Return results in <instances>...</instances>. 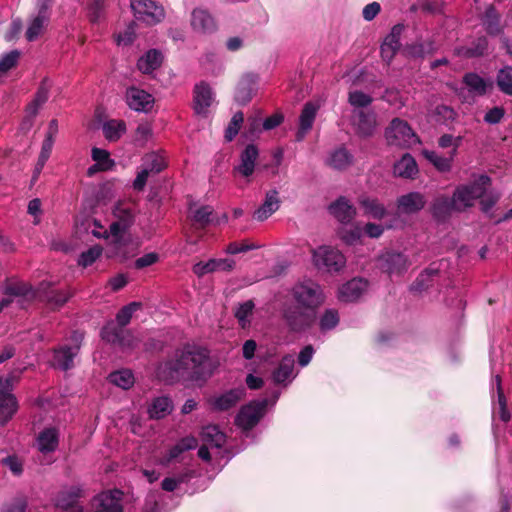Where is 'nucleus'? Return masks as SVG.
<instances>
[{
	"instance_id": "nucleus-59",
	"label": "nucleus",
	"mask_w": 512,
	"mask_h": 512,
	"mask_svg": "<svg viewBox=\"0 0 512 512\" xmlns=\"http://www.w3.org/2000/svg\"><path fill=\"white\" fill-rule=\"evenodd\" d=\"M254 307L255 305L252 300L245 301L237 307L235 311V317L242 327H245L247 324H249V317L252 315Z\"/></svg>"
},
{
	"instance_id": "nucleus-57",
	"label": "nucleus",
	"mask_w": 512,
	"mask_h": 512,
	"mask_svg": "<svg viewBox=\"0 0 512 512\" xmlns=\"http://www.w3.org/2000/svg\"><path fill=\"white\" fill-rule=\"evenodd\" d=\"M339 323V314L335 309H326L320 318V330L325 332L334 329Z\"/></svg>"
},
{
	"instance_id": "nucleus-55",
	"label": "nucleus",
	"mask_w": 512,
	"mask_h": 512,
	"mask_svg": "<svg viewBox=\"0 0 512 512\" xmlns=\"http://www.w3.org/2000/svg\"><path fill=\"white\" fill-rule=\"evenodd\" d=\"M338 236L345 244L354 245L361 240L363 230L359 225H355L351 228L342 227L338 230Z\"/></svg>"
},
{
	"instance_id": "nucleus-24",
	"label": "nucleus",
	"mask_w": 512,
	"mask_h": 512,
	"mask_svg": "<svg viewBox=\"0 0 512 512\" xmlns=\"http://www.w3.org/2000/svg\"><path fill=\"white\" fill-rule=\"evenodd\" d=\"M245 396V388L230 389L210 400V404L216 411H226L234 407Z\"/></svg>"
},
{
	"instance_id": "nucleus-39",
	"label": "nucleus",
	"mask_w": 512,
	"mask_h": 512,
	"mask_svg": "<svg viewBox=\"0 0 512 512\" xmlns=\"http://www.w3.org/2000/svg\"><path fill=\"white\" fill-rule=\"evenodd\" d=\"M162 54L156 49H150L137 62L138 69L145 74L156 70L162 63Z\"/></svg>"
},
{
	"instance_id": "nucleus-32",
	"label": "nucleus",
	"mask_w": 512,
	"mask_h": 512,
	"mask_svg": "<svg viewBox=\"0 0 512 512\" xmlns=\"http://www.w3.org/2000/svg\"><path fill=\"white\" fill-rule=\"evenodd\" d=\"M212 101L213 91L211 87L205 82L197 84L194 88L193 101L195 113L198 115H205Z\"/></svg>"
},
{
	"instance_id": "nucleus-8",
	"label": "nucleus",
	"mask_w": 512,
	"mask_h": 512,
	"mask_svg": "<svg viewBox=\"0 0 512 512\" xmlns=\"http://www.w3.org/2000/svg\"><path fill=\"white\" fill-rule=\"evenodd\" d=\"M385 138L391 146L409 148L419 143V138L407 121L394 118L385 130Z\"/></svg>"
},
{
	"instance_id": "nucleus-40",
	"label": "nucleus",
	"mask_w": 512,
	"mask_h": 512,
	"mask_svg": "<svg viewBox=\"0 0 512 512\" xmlns=\"http://www.w3.org/2000/svg\"><path fill=\"white\" fill-rule=\"evenodd\" d=\"M418 173L415 159L408 153L394 164V174L402 178H414Z\"/></svg>"
},
{
	"instance_id": "nucleus-9",
	"label": "nucleus",
	"mask_w": 512,
	"mask_h": 512,
	"mask_svg": "<svg viewBox=\"0 0 512 512\" xmlns=\"http://www.w3.org/2000/svg\"><path fill=\"white\" fill-rule=\"evenodd\" d=\"M267 405V399L254 400L244 405L235 417V424L243 430L252 429L263 417Z\"/></svg>"
},
{
	"instance_id": "nucleus-45",
	"label": "nucleus",
	"mask_w": 512,
	"mask_h": 512,
	"mask_svg": "<svg viewBox=\"0 0 512 512\" xmlns=\"http://www.w3.org/2000/svg\"><path fill=\"white\" fill-rule=\"evenodd\" d=\"M495 389L498 396L499 417L503 422H508L510 420V413L507 410L506 398L502 390L501 377L499 374H495L491 382L492 394L494 393Z\"/></svg>"
},
{
	"instance_id": "nucleus-3",
	"label": "nucleus",
	"mask_w": 512,
	"mask_h": 512,
	"mask_svg": "<svg viewBox=\"0 0 512 512\" xmlns=\"http://www.w3.org/2000/svg\"><path fill=\"white\" fill-rule=\"evenodd\" d=\"M198 446V440L194 436H186L181 438L175 445L164 452L156 461V463L164 468L170 467L174 463H181L182 469L173 473L172 478L177 481L178 485L188 483L194 477V470L189 462H185L186 451L193 450Z\"/></svg>"
},
{
	"instance_id": "nucleus-60",
	"label": "nucleus",
	"mask_w": 512,
	"mask_h": 512,
	"mask_svg": "<svg viewBox=\"0 0 512 512\" xmlns=\"http://www.w3.org/2000/svg\"><path fill=\"white\" fill-rule=\"evenodd\" d=\"M92 159L100 164L102 170H110L115 165L114 160L110 158V154L107 150L94 147L92 149Z\"/></svg>"
},
{
	"instance_id": "nucleus-63",
	"label": "nucleus",
	"mask_w": 512,
	"mask_h": 512,
	"mask_svg": "<svg viewBox=\"0 0 512 512\" xmlns=\"http://www.w3.org/2000/svg\"><path fill=\"white\" fill-rule=\"evenodd\" d=\"M47 21L43 15H37L29 24L26 31V38L28 41H34L41 34L44 24Z\"/></svg>"
},
{
	"instance_id": "nucleus-13",
	"label": "nucleus",
	"mask_w": 512,
	"mask_h": 512,
	"mask_svg": "<svg viewBox=\"0 0 512 512\" xmlns=\"http://www.w3.org/2000/svg\"><path fill=\"white\" fill-rule=\"evenodd\" d=\"M123 493L119 489L104 491L93 498L95 512H123Z\"/></svg>"
},
{
	"instance_id": "nucleus-27",
	"label": "nucleus",
	"mask_w": 512,
	"mask_h": 512,
	"mask_svg": "<svg viewBox=\"0 0 512 512\" xmlns=\"http://www.w3.org/2000/svg\"><path fill=\"white\" fill-rule=\"evenodd\" d=\"M318 108L313 102H307L304 105L299 116V127L295 135L297 142L303 141L307 133L312 129Z\"/></svg>"
},
{
	"instance_id": "nucleus-35",
	"label": "nucleus",
	"mask_w": 512,
	"mask_h": 512,
	"mask_svg": "<svg viewBox=\"0 0 512 512\" xmlns=\"http://www.w3.org/2000/svg\"><path fill=\"white\" fill-rule=\"evenodd\" d=\"M354 160V156L344 147L340 146L331 151L325 163L334 170L347 169Z\"/></svg>"
},
{
	"instance_id": "nucleus-23",
	"label": "nucleus",
	"mask_w": 512,
	"mask_h": 512,
	"mask_svg": "<svg viewBox=\"0 0 512 512\" xmlns=\"http://www.w3.org/2000/svg\"><path fill=\"white\" fill-rule=\"evenodd\" d=\"M81 496L82 489L78 486H73L59 493L56 505L61 508L63 512H83V507L78 503Z\"/></svg>"
},
{
	"instance_id": "nucleus-25",
	"label": "nucleus",
	"mask_w": 512,
	"mask_h": 512,
	"mask_svg": "<svg viewBox=\"0 0 512 512\" xmlns=\"http://www.w3.org/2000/svg\"><path fill=\"white\" fill-rule=\"evenodd\" d=\"M328 210L342 224L350 223L356 216V208L344 196H340L332 202Z\"/></svg>"
},
{
	"instance_id": "nucleus-20",
	"label": "nucleus",
	"mask_w": 512,
	"mask_h": 512,
	"mask_svg": "<svg viewBox=\"0 0 512 512\" xmlns=\"http://www.w3.org/2000/svg\"><path fill=\"white\" fill-rule=\"evenodd\" d=\"M191 27L200 34H211L216 31L217 24L212 15L205 9L196 8L191 13Z\"/></svg>"
},
{
	"instance_id": "nucleus-46",
	"label": "nucleus",
	"mask_w": 512,
	"mask_h": 512,
	"mask_svg": "<svg viewBox=\"0 0 512 512\" xmlns=\"http://www.w3.org/2000/svg\"><path fill=\"white\" fill-rule=\"evenodd\" d=\"M108 380L113 385L120 387L124 390H128L134 385L135 378L131 370L120 369L111 372L108 376Z\"/></svg>"
},
{
	"instance_id": "nucleus-56",
	"label": "nucleus",
	"mask_w": 512,
	"mask_h": 512,
	"mask_svg": "<svg viewBox=\"0 0 512 512\" xmlns=\"http://www.w3.org/2000/svg\"><path fill=\"white\" fill-rule=\"evenodd\" d=\"M102 252L103 249L100 245H94L80 254L78 264L85 268L91 266L102 255Z\"/></svg>"
},
{
	"instance_id": "nucleus-50",
	"label": "nucleus",
	"mask_w": 512,
	"mask_h": 512,
	"mask_svg": "<svg viewBox=\"0 0 512 512\" xmlns=\"http://www.w3.org/2000/svg\"><path fill=\"white\" fill-rule=\"evenodd\" d=\"M126 131V124L122 120H108L103 124V133L107 140L116 141Z\"/></svg>"
},
{
	"instance_id": "nucleus-29",
	"label": "nucleus",
	"mask_w": 512,
	"mask_h": 512,
	"mask_svg": "<svg viewBox=\"0 0 512 512\" xmlns=\"http://www.w3.org/2000/svg\"><path fill=\"white\" fill-rule=\"evenodd\" d=\"M381 268L389 275L401 274L408 268L406 256L400 252H387L381 257Z\"/></svg>"
},
{
	"instance_id": "nucleus-61",
	"label": "nucleus",
	"mask_w": 512,
	"mask_h": 512,
	"mask_svg": "<svg viewBox=\"0 0 512 512\" xmlns=\"http://www.w3.org/2000/svg\"><path fill=\"white\" fill-rule=\"evenodd\" d=\"M404 26L402 24H396L391 28L389 34L384 38L382 44L387 47H392L399 50L401 47V35L403 33Z\"/></svg>"
},
{
	"instance_id": "nucleus-38",
	"label": "nucleus",
	"mask_w": 512,
	"mask_h": 512,
	"mask_svg": "<svg viewBox=\"0 0 512 512\" xmlns=\"http://www.w3.org/2000/svg\"><path fill=\"white\" fill-rule=\"evenodd\" d=\"M355 124L358 134L364 137L371 136L376 126L375 114L359 110L355 113Z\"/></svg>"
},
{
	"instance_id": "nucleus-48",
	"label": "nucleus",
	"mask_w": 512,
	"mask_h": 512,
	"mask_svg": "<svg viewBox=\"0 0 512 512\" xmlns=\"http://www.w3.org/2000/svg\"><path fill=\"white\" fill-rule=\"evenodd\" d=\"M496 85L503 94L512 96V66H504L496 74Z\"/></svg>"
},
{
	"instance_id": "nucleus-17",
	"label": "nucleus",
	"mask_w": 512,
	"mask_h": 512,
	"mask_svg": "<svg viewBox=\"0 0 512 512\" xmlns=\"http://www.w3.org/2000/svg\"><path fill=\"white\" fill-rule=\"evenodd\" d=\"M17 410L18 401L15 395L9 392V380L4 384L0 376V424H6Z\"/></svg>"
},
{
	"instance_id": "nucleus-14",
	"label": "nucleus",
	"mask_w": 512,
	"mask_h": 512,
	"mask_svg": "<svg viewBox=\"0 0 512 512\" xmlns=\"http://www.w3.org/2000/svg\"><path fill=\"white\" fill-rule=\"evenodd\" d=\"M132 247V238L128 231L120 230L115 234L109 231L108 253L110 257L127 258Z\"/></svg>"
},
{
	"instance_id": "nucleus-37",
	"label": "nucleus",
	"mask_w": 512,
	"mask_h": 512,
	"mask_svg": "<svg viewBox=\"0 0 512 512\" xmlns=\"http://www.w3.org/2000/svg\"><path fill=\"white\" fill-rule=\"evenodd\" d=\"M200 437L202 442L210 446L211 449H219L226 442L225 434L216 425H207L203 427L200 433Z\"/></svg>"
},
{
	"instance_id": "nucleus-11",
	"label": "nucleus",
	"mask_w": 512,
	"mask_h": 512,
	"mask_svg": "<svg viewBox=\"0 0 512 512\" xmlns=\"http://www.w3.org/2000/svg\"><path fill=\"white\" fill-rule=\"evenodd\" d=\"M284 318L292 331L300 332L309 328L315 320V311L290 307L285 310Z\"/></svg>"
},
{
	"instance_id": "nucleus-53",
	"label": "nucleus",
	"mask_w": 512,
	"mask_h": 512,
	"mask_svg": "<svg viewBox=\"0 0 512 512\" xmlns=\"http://www.w3.org/2000/svg\"><path fill=\"white\" fill-rule=\"evenodd\" d=\"M52 148H53V146L50 144V140L43 141L42 147H41V152L39 154L38 161H37L34 171H33L32 179H31L32 184H34L38 180L46 162L48 161V159L50 157Z\"/></svg>"
},
{
	"instance_id": "nucleus-34",
	"label": "nucleus",
	"mask_w": 512,
	"mask_h": 512,
	"mask_svg": "<svg viewBox=\"0 0 512 512\" xmlns=\"http://www.w3.org/2000/svg\"><path fill=\"white\" fill-rule=\"evenodd\" d=\"M36 445L41 453L54 452L59 445V431L55 427L42 430L36 438Z\"/></svg>"
},
{
	"instance_id": "nucleus-1",
	"label": "nucleus",
	"mask_w": 512,
	"mask_h": 512,
	"mask_svg": "<svg viewBox=\"0 0 512 512\" xmlns=\"http://www.w3.org/2000/svg\"><path fill=\"white\" fill-rule=\"evenodd\" d=\"M157 377L166 384L181 380L206 382L213 374L210 351L196 343H184L158 364Z\"/></svg>"
},
{
	"instance_id": "nucleus-62",
	"label": "nucleus",
	"mask_w": 512,
	"mask_h": 512,
	"mask_svg": "<svg viewBox=\"0 0 512 512\" xmlns=\"http://www.w3.org/2000/svg\"><path fill=\"white\" fill-rule=\"evenodd\" d=\"M105 10V0H88L87 11L91 22H98Z\"/></svg>"
},
{
	"instance_id": "nucleus-4",
	"label": "nucleus",
	"mask_w": 512,
	"mask_h": 512,
	"mask_svg": "<svg viewBox=\"0 0 512 512\" xmlns=\"http://www.w3.org/2000/svg\"><path fill=\"white\" fill-rule=\"evenodd\" d=\"M490 183V177L486 174H481L473 182L457 186L452 195V199L455 201L456 211L462 212L472 207L475 200L485 194Z\"/></svg>"
},
{
	"instance_id": "nucleus-26",
	"label": "nucleus",
	"mask_w": 512,
	"mask_h": 512,
	"mask_svg": "<svg viewBox=\"0 0 512 512\" xmlns=\"http://www.w3.org/2000/svg\"><path fill=\"white\" fill-rule=\"evenodd\" d=\"M462 82L468 92L477 97L485 96L493 87V82L490 79H485L476 72L465 73Z\"/></svg>"
},
{
	"instance_id": "nucleus-10",
	"label": "nucleus",
	"mask_w": 512,
	"mask_h": 512,
	"mask_svg": "<svg viewBox=\"0 0 512 512\" xmlns=\"http://www.w3.org/2000/svg\"><path fill=\"white\" fill-rule=\"evenodd\" d=\"M130 6L135 18L148 25L158 24L165 18L164 8L152 0H131Z\"/></svg>"
},
{
	"instance_id": "nucleus-19",
	"label": "nucleus",
	"mask_w": 512,
	"mask_h": 512,
	"mask_svg": "<svg viewBox=\"0 0 512 512\" xmlns=\"http://www.w3.org/2000/svg\"><path fill=\"white\" fill-rule=\"evenodd\" d=\"M258 89V76L253 73H247L240 79L236 91L235 101L238 104H247Z\"/></svg>"
},
{
	"instance_id": "nucleus-51",
	"label": "nucleus",
	"mask_w": 512,
	"mask_h": 512,
	"mask_svg": "<svg viewBox=\"0 0 512 512\" xmlns=\"http://www.w3.org/2000/svg\"><path fill=\"white\" fill-rule=\"evenodd\" d=\"M439 269L435 263L431 264L423 272L419 274L416 280L410 286V290L414 292H421L427 289L430 285V278L438 273Z\"/></svg>"
},
{
	"instance_id": "nucleus-28",
	"label": "nucleus",
	"mask_w": 512,
	"mask_h": 512,
	"mask_svg": "<svg viewBox=\"0 0 512 512\" xmlns=\"http://www.w3.org/2000/svg\"><path fill=\"white\" fill-rule=\"evenodd\" d=\"M426 205V198L420 192H409L397 199V208L401 213L414 214Z\"/></svg>"
},
{
	"instance_id": "nucleus-31",
	"label": "nucleus",
	"mask_w": 512,
	"mask_h": 512,
	"mask_svg": "<svg viewBox=\"0 0 512 512\" xmlns=\"http://www.w3.org/2000/svg\"><path fill=\"white\" fill-rule=\"evenodd\" d=\"M280 207L279 193L276 189L266 192L263 203L254 211L253 218L264 221L275 213Z\"/></svg>"
},
{
	"instance_id": "nucleus-49",
	"label": "nucleus",
	"mask_w": 512,
	"mask_h": 512,
	"mask_svg": "<svg viewBox=\"0 0 512 512\" xmlns=\"http://www.w3.org/2000/svg\"><path fill=\"white\" fill-rule=\"evenodd\" d=\"M141 166L151 174H156L166 167V162L162 155L156 152H151L144 155Z\"/></svg>"
},
{
	"instance_id": "nucleus-7",
	"label": "nucleus",
	"mask_w": 512,
	"mask_h": 512,
	"mask_svg": "<svg viewBox=\"0 0 512 512\" xmlns=\"http://www.w3.org/2000/svg\"><path fill=\"white\" fill-rule=\"evenodd\" d=\"M312 260L318 270L328 273H337L346 264V258L342 252L328 245H322L314 249Z\"/></svg>"
},
{
	"instance_id": "nucleus-47",
	"label": "nucleus",
	"mask_w": 512,
	"mask_h": 512,
	"mask_svg": "<svg viewBox=\"0 0 512 512\" xmlns=\"http://www.w3.org/2000/svg\"><path fill=\"white\" fill-rule=\"evenodd\" d=\"M432 116L436 123L450 126L455 122L458 114L451 106L440 104L434 108Z\"/></svg>"
},
{
	"instance_id": "nucleus-52",
	"label": "nucleus",
	"mask_w": 512,
	"mask_h": 512,
	"mask_svg": "<svg viewBox=\"0 0 512 512\" xmlns=\"http://www.w3.org/2000/svg\"><path fill=\"white\" fill-rule=\"evenodd\" d=\"M424 157L434 165V167L440 172H448L452 167L453 158L452 155L450 157H444L439 155L435 151L424 150Z\"/></svg>"
},
{
	"instance_id": "nucleus-22",
	"label": "nucleus",
	"mask_w": 512,
	"mask_h": 512,
	"mask_svg": "<svg viewBox=\"0 0 512 512\" xmlns=\"http://www.w3.org/2000/svg\"><path fill=\"white\" fill-rule=\"evenodd\" d=\"M235 266V261L230 258H212L207 262H198L193 265V273L198 277H202L206 274L213 273L215 271H231Z\"/></svg>"
},
{
	"instance_id": "nucleus-33",
	"label": "nucleus",
	"mask_w": 512,
	"mask_h": 512,
	"mask_svg": "<svg viewBox=\"0 0 512 512\" xmlns=\"http://www.w3.org/2000/svg\"><path fill=\"white\" fill-rule=\"evenodd\" d=\"M453 212H457L455 201L446 195L436 197L431 205L432 216L439 222L446 221Z\"/></svg>"
},
{
	"instance_id": "nucleus-58",
	"label": "nucleus",
	"mask_w": 512,
	"mask_h": 512,
	"mask_svg": "<svg viewBox=\"0 0 512 512\" xmlns=\"http://www.w3.org/2000/svg\"><path fill=\"white\" fill-rule=\"evenodd\" d=\"M243 120H244V116H243L242 112H236L232 116L227 128L225 129V134H224L225 140L227 142H231L236 137V135L238 134V132L241 128Z\"/></svg>"
},
{
	"instance_id": "nucleus-16",
	"label": "nucleus",
	"mask_w": 512,
	"mask_h": 512,
	"mask_svg": "<svg viewBox=\"0 0 512 512\" xmlns=\"http://www.w3.org/2000/svg\"><path fill=\"white\" fill-rule=\"evenodd\" d=\"M259 150L254 144H248L240 153L239 163L234 166L233 174H238L246 179L251 177L256 168Z\"/></svg>"
},
{
	"instance_id": "nucleus-5",
	"label": "nucleus",
	"mask_w": 512,
	"mask_h": 512,
	"mask_svg": "<svg viewBox=\"0 0 512 512\" xmlns=\"http://www.w3.org/2000/svg\"><path fill=\"white\" fill-rule=\"evenodd\" d=\"M292 295L296 303L304 309L314 310L324 301L321 286L311 279L298 282L292 288Z\"/></svg>"
},
{
	"instance_id": "nucleus-64",
	"label": "nucleus",
	"mask_w": 512,
	"mask_h": 512,
	"mask_svg": "<svg viewBox=\"0 0 512 512\" xmlns=\"http://www.w3.org/2000/svg\"><path fill=\"white\" fill-rule=\"evenodd\" d=\"M70 297L71 294L69 292L60 289H51L46 294L47 302L56 307L63 306Z\"/></svg>"
},
{
	"instance_id": "nucleus-54",
	"label": "nucleus",
	"mask_w": 512,
	"mask_h": 512,
	"mask_svg": "<svg viewBox=\"0 0 512 512\" xmlns=\"http://www.w3.org/2000/svg\"><path fill=\"white\" fill-rule=\"evenodd\" d=\"M212 216L213 208L209 205H202L192 212L191 219L195 224H198L201 227H206L214 222Z\"/></svg>"
},
{
	"instance_id": "nucleus-44",
	"label": "nucleus",
	"mask_w": 512,
	"mask_h": 512,
	"mask_svg": "<svg viewBox=\"0 0 512 512\" xmlns=\"http://www.w3.org/2000/svg\"><path fill=\"white\" fill-rule=\"evenodd\" d=\"M32 292V287L17 279H7L3 286V293L8 296L26 297Z\"/></svg>"
},
{
	"instance_id": "nucleus-43",
	"label": "nucleus",
	"mask_w": 512,
	"mask_h": 512,
	"mask_svg": "<svg viewBox=\"0 0 512 512\" xmlns=\"http://www.w3.org/2000/svg\"><path fill=\"white\" fill-rule=\"evenodd\" d=\"M488 48L485 36L478 37L470 45L458 49V54L467 58L483 56Z\"/></svg>"
},
{
	"instance_id": "nucleus-6",
	"label": "nucleus",
	"mask_w": 512,
	"mask_h": 512,
	"mask_svg": "<svg viewBox=\"0 0 512 512\" xmlns=\"http://www.w3.org/2000/svg\"><path fill=\"white\" fill-rule=\"evenodd\" d=\"M84 334L78 330L73 331L68 339L69 343L63 344L53 350V366L68 371L74 366V358L79 354Z\"/></svg>"
},
{
	"instance_id": "nucleus-41",
	"label": "nucleus",
	"mask_w": 512,
	"mask_h": 512,
	"mask_svg": "<svg viewBox=\"0 0 512 512\" xmlns=\"http://www.w3.org/2000/svg\"><path fill=\"white\" fill-rule=\"evenodd\" d=\"M481 22L486 32L491 36H496L501 33L500 14L496 11L493 5H489L481 17Z\"/></svg>"
},
{
	"instance_id": "nucleus-36",
	"label": "nucleus",
	"mask_w": 512,
	"mask_h": 512,
	"mask_svg": "<svg viewBox=\"0 0 512 512\" xmlns=\"http://www.w3.org/2000/svg\"><path fill=\"white\" fill-rule=\"evenodd\" d=\"M173 401L169 396L155 397L148 406L147 413L151 419H163L173 411Z\"/></svg>"
},
{
	"instance_id": "nucleus-15",
	"label": "nucleus",
	"mask_w": 512,
	"mask_h": 512,
	"mask_svg": "<svg viewBox=\"0 0 512 512\" xmlns=\"http://www.w3.org/2000/svg\"><path fill=\"white\" fill-rule=\"evenodd\" d=\"M115 221L110 224V232L114 234L120 230L128 231L135 220L133 205L127 202H118L113 208Z\"/></svg>"
},
{
	"instance_id": "nucleus-18",
	"label": "nucleus",
	"mask_w": 512,
	"mask_h": 512,
	"mask_svg": "<svg viewBox=\"0 0 512 512\" xmlns=\"http://www.w3.org/2000/svg\"><path fill=\"white\" fill-rule=\"evenodd\" d=\"M126 103L134 111L148 112L154 103V98L146 91L130 87L126 91Z\"/></svg>"
},
{
	"instance_id": "nucleus-2",
	"label": "nucleus",
	"mask_w": 512,
	"mask_h": 512,
	"mask_svg": "<svg viewBox=\"0 0 512 512\" xmlns=\"http://www.w3.org/2000/svg\"><path fill=\"white\" fill-rule=\"evenodd\" d=\"M139 302H131L123 306L116 314L115 321H109L101 329V338L121 349H131L136 346V338L131 330L126 329L132 315L140 308Z\"/></svg>"
},
{
	"instance_id": "nucleus-30",
	"label": "nucleus",
	"mask_w": 512,
	"mask_h": 512,
	"mask_svg": "<svg viewBox=\"0 0 512 512\" xmlns=\"http://www.w3.org/2000/svg\"><path fill=\"white\" fill-rule=\"evenodd\" d=\"M295 360L293 355H285L278 367L272 373V379L276 384L287 386L296 377L294 373Z\"/></svg>"
},
{
	"instance_id": "nucleus-42",
	"label": "nucleus",
	"mask_w": 512,
	"mask_h": 512,
	"mask_svg": "<svg viewBox=\"0 0 512 512\" xmlns=\"http://www.w3.org/2000/svg\"><path fill=\"white\" fill-rule=\"evenodd\" d=\"M359 204L364 209L365 215L373 219L381 220L386 215L385 206L376 198L361 197Z\"/></svg>"
},
{
	"instance_id": "nucleus-21",
	"label": "nucleus",
	"mask_w": 512,
	"mask_h": 512,
	"mask_svg": "<svg viewBox=\"0 0 512 512\" xmlns=\"http://www.w3.org/2000/svg\"><path fill=\"white\" fill-rule=\"evenodd\" d=\"M368 282L363 278H353L344 283L338 292V298L342 302H355L367 290Z\"/></svg>"
},
{
	"instance_id": "nucleus-12",
	"label": "nucleus",
	"mask_w": 512,
	"mask_h": 512,
	"mask_svg": "<svg viewBox=\"0 0 512 512\" xmlns=\"http://www.w3.org/2000/svg\"><path fill=\"white\" fill-rule=\"evenodd\" d=\"M438 47L433 36L426 38H417L414 42L406 44L403 47V54L405 57L414 60H423L427 56L434 54Z\"/></svg>"
}]
</instances>
